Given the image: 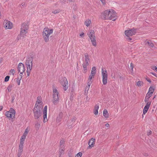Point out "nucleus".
<instances>
[{
	"instance_id": "obj_19",
	"label": "nucleus",
	"mask_w": 157,
	"mask_h": 157,
	"mask_svg": "<svg viewBox=\"0 0 157 157\" xmlns=\"http://www.w3.org/2000/svg\"><path fill=\"white\" fill-rule=\"evenodd\" d=\"M88 35L89 37L95 36L94 32V30H91L88 33Z\"/></svg>"
},
{
	"instance_id": "obj_62",
	"label": "nucleus",
	"mask_w": 157,
	"mask_h": 157,
	"mask_svg": "<svg viewBox=\"0 0 157 157\" xmlns=\"http://www.w3.org/2000/svg\"><path fill=\"white\" fill-rule=\"evenodd\" d=\"M84 35V33H81L80 35V36L81 37H82L83 36V35Z\"/></svg>"
},
{
	"instance_id": "obj_8",
	"label": "nucleus",
	"mask_w": 157,
	"mask_h": 157,
	"mask_svg": "<svg viewBox=\"0 0 157 157\" xmlns=\"http://www.w3.org/2000/svg\"><path fill=\"white\" fill-rule=\"evenodd\" d=\"M17 69L18 72L20 73L21 75H22L25 70L24 65L21 63H19L18 64Z\"/></svg>"
},
{
	"instance_id": "obj_47",
	"label": "nucleus",
	"mask_w": 157,
	"mask_h": 157,
	"mask_svg": "<svg viewBox=\"0 0 157 157\" xmlns=\"http://www.w3.org/2000/svg\"><path fill=\"white\" fill-rule=\"evenodd\" d=\"M10 72L13 74V75L15 73V70L14 69H12L10 71Z\"/></svg>"
},
{
	"instance_id": "obj_43",
	"label": "nucleus",
	"mask_w": 157,
	"mask_h": 157,
	"mask_svg": "<svg viewBox=\"0 0 157 157\" xmlns=\"http://www.w3.org/2000/svg\"><path fill=\"white\" fill-rule=\"evenodd\" d=\"M26 136H25V135H23L21 137L20 140H22L23 141H24L25 140L26 138Z\"/></svg>"
},
{
	"instance_id": "obj_27",
	"label": "nucleus",
	"mask_w": 157,
	"mask_h": 157,
	"mask_svg": "<svg viewBox=\"0 0 157 157\" xmlns=\"http://www.w3.org/2000/svg\"><path fill=\"white\" fill-rule=\"evenodd\" d=\"M143 84V82L141 81H138L136 83V86H141Z\"/></svg>"
},
{
	"instance_id": "obj_26",
	"label": "nucleus",
	"mask_w": 157,
	"mask_h": 157,
	"mask_svg": "<svg viewBox=\"0 0 157 157\" xmlns=\"http://www.w3.org/2000/svg\"><path fill=\"white\" fill-rule=\"evenodd\" d=\"M89 65H87L85 63H84L83 64H82V66L83 68V70L84 71V73H85L86 72V71L87 70V66H88Z\"/></svg>"
},
{
	"instance_id": "obj_30",
	"label": "nucleus",
	"mask_w": 157,
	"mask_h": 157,
	"mask_svg": "<svg viewBox=\"0 0 157 157\" xmlns=\"http://www.w3.org/2000/svg\"><path fill=\"white\" fill-rule=\"evenodd\" d=\"M21 77L20 78H17V82L18 85H19L20 83V80L22 78V75H21Z\"/></svg>"
},
{
	"instance_id": "obj_60",
	"label": "nucleus",
	"mask_w": 157,
	"mask_h": 157,
	"mask_svg": "<svg viewBox=\"0 0 157 157\" xmlns=\"http://www.w3.org/2000/svg\"><path fill=\"white\" fill-rule=\"evenodd\" d=\"M68 2H74L75 0H67Z\"/></svg>"
},
{
	"instance_id": "obj_7",
	"label": "nucleus",
	"mask_w": 157,
	"mask_h": 157,
	"mask_svg": "<svg viewBox=\"0 0 157 157\" xmlns=\"http://www.w3.org/2000/svg\"><path fill=\"white\" fill-rule=\"evenodd\" d=\"M110 10H106L103 12L101 15V17L104 20L109 19Z\"/></svg>"
},
{
	"instance_id": "obj_33",
	"label": "nucleus",
	"mask_w": 157,
	"mask_h": 157,
	"mask_svg": "<svg viewBox=\"0 0 157 157\" xmlns=\"http://www.w3.org/2000/svg\"><path fill=\"white\" fill-rule=\"evenodd\" d=\"M91 72L96 73V68L95 67H93L92 68Z\"/></svg>"
},
{
	"instance_id": "obj_49",
	"label": "nucleus",
	"mask_w": 157,
	"mask_h": 157,
	"mask_svg": "<svg viewBox=\"0 0 157 157\" xmlns=\"http://www.w3.org/2000/svg\"><path fill=\"white\" fill-rule=\"evenodd\" d=\"M31 71V70H27L26 72L27 73V75L28 76H29L30 75V72Z\"/></svg>"
},
{
	"instance_id": "obj_54",
	"label": "nucleus",
	"mask_w": 157,
	"mask_h": 157,
	"mask_svg": "<svg viewBox=\"0 0 157 157\" xmlns=\"http://www.w3.org/2000/svg\"><path fill=\"white\" fill-rule=\"evenodd\" d=\"M93 77L92 76L90 75L88 78V80L91 81Z\"/></svg>"
},
{
	"instance_id": "obj_16",
	"label": "nucleus",
	"mask_w": 157,
	"mask_h": 157,
	"mask_svg": "<svg viewBox=\"0 0 157 157\" xmlns=\"http://www.w3.org/2000/svg\"><path fill=\"white\" fill-rule=\"evenodd\" d=\"M89 38L91 40L92 45L94 46H96L97 45V43L96 40L95 36H94V37H92Z\"/></svg>"
},
{
	"instance_id": "obj_59",
	"label": "nucleus",
	"mask_w": 157,
	"mask_h": 157,
	"mask_svg": "<svg viewBox=\"0 0 157 157\" xmlns=\"http://www.w3.org/2000/svg\"><path fill=\"white\" fill-rule=\"evenodd\" d=\"M68 155L69 157H72V156L71 155V153L70 152V153H68Z\"/></svg>"
},
{
	"instance_id": "obj_45",
	"label": "nucleus",
	"mask_w": 157,
	"mask_h": 157,
	"mask_svg": "<svg viewBox=\"0 0 157 157\" xmlns=\"http://www.w3.org/2000/svg\"><path fill=\"white\" fill-rule=\"evenodd\" d=\"M22 151H18V153L17 154V156L18 157H20V156L21 155V153Z\"/></svg>"
},
{
	"instance_id": "obj_36",
	"label": "nucleus",
	"mask_w": 157,
	"mask_h": 157,
	"mask_svg": "<svg viewBox=\"0 0 157 157\" xmlns=\"http://www.w3.org/2000/svg\"><path fill=\"white\" fill-rule=\"evenodd\" d=\"M63 149H61L60 151H59V157H61V155L62 154H63L64 153V150Z\"/></svg>"
},
{
	"instance_id": "obj_14",
	"label": "nucleus",
	"mask_w": 157,
	"mask_h": 157,
	"mask_svg": "<svg viewBox=\"0 0 157 157\" xmlns=\"http://www.w3.org/2000/svg\"><path fill=\"white\" fill-rule=\"evenodd\" d=\"M6 27L7 29H11L13 26L12 24L10 21H6L5 24Z\"/></svg>"
},
{
	"instance_id": "obj_48",
	"label": "nucleus",
	"mask_w": 157,
	"mask_h": 157,
	"mask_svg": "<svg viewBox=\"0 0 157 157\" xmlns=\"http://www.w3.org/2000/svg\"><path fill=\"white\" fill-rule=\"evenodd\" d=\"M63 114L62 112H60L59 114V118H62L63 117Z\"/></svg>"
},
{
	"instance_id": "obj_34",
	"label": "nucleus",
	"mask_w": 157,
	"mask_h": 157,
	"mask_svg": "<svg viewBox=\"0 0 157 157\" xmlns=\"http://www.w3.org/2000/svg\"><path fill=\"white\" fill-rule=\"evenodd\" d=\"M60 12V10L59 9H57L56 10H55L54 11H52V13L54 14H56L59 13Z\"/></svg>"
},
{
	"instance_id": "obj_41",
	"label": "nucleus",
	"mask_w": 157,
	"mask_h": 157,
	"mask_svg": "<svg viewBox=\"0 0 157 157\" xmlns=\"http://www.w3.org/2000/svg\"><path fill=\"white\" fill-rule=\"evenodd\" d=\"M147 102V103L146 105H145V106H146V107H147L149 108V107L150 106V105H151V102L147 101V102Z\"/></svg>"
},
{
	"instance_id": "obj_64",
	"label": "nucleus",
	"mask_w": 157,
	"mask_h": 157,
	"mask_svg": "<svg viewBox=\"0 0 157 157\" xmlns=\"http://www.w3.org/2000/svg\"><path fill=\"white\" fill-rule=\"evenodd\" d=\"M10 120H11V121L13 122L14 121V118H9Z\"/></svg>"
},
{
	"instance_id": "obj_35",
	"label": "nucleus",
	"mask_w": 157,
	"mask_h": 157,
	"mask_svg": "<svg viewBox=\"0 0 157 157\" xmlns=\"http://www.w3.org/2000/svg\"><path fill=\"white\" fill-rule=\"evenodd\" d=\"M13 87V86L12 85H9L7 88V90L8 91L10 92L11 91V88Z\"/></svg>"
},
{
	"instance_id": "obj_58",
	"label": "nucleus",
	"mask_w": 157,
	"mask_h": 157,
	"mask_svg": "<svg viewBox=\"0 0 157 157\" xmlns=\"http://www.w3.org/2000/svg\"><path fill=\"white\" fill-rule=\"evenodd\" d=\"M100 0L103 5H105V0Z\"/></svg>"
},
{
	"instance_id": "obj_28",
	"label": "nucleus",
	"mask_w": 157,
	"mask_h": 157,
	"mask_svg": "<svg viewBox=\"0 0 157 157\" xmlns=\"http://www.w3.org/2000/svg\"><path fill=\"white\" fill-rule=\"evenodd\" d=\"M29 131V127H27V128L25 129V131L23 133V135H25V136H26Z\"/></svg>"
},
{
	"instance_id": "obj_11",
	"label": "nucleus",
	"mask_w": 157,
	"mask_h": 157,
	"mask_svg": "<svg viewBox=\"0 0 157 157\" xmlns=\"http://www.w3.org/2000/svg\"><path fill=\"white\" fill-rule=\"evenodd\" d=\"M38 119V118H37ZM41 123V121L37 119L35 121V129L36 131L37 132L39 130L40 126Z\"/></svg>"
},
{
	"instance_id": "obj_42",
	"label": "nucleus",
	"mask_w": 157,
	"mask_h": 157,
	"mask_svg": "<svg viewBox=\"0 0 157 157\" xmlns=\"http://www.w3.org/2000/svg\"><path fill=\"white\" fill-rule=\"evenodd\" d=\"M154 90V89L151 86L149 88L148 92H151L152 91L153 92Z\"/></svg>"
},
{
	"instance_id": "obj_2",
	"label": "nucleus",
	"mask_w": 157,
	"mask_h": 157,
	"mask_svg": "<svg viewBox=\"0 0 157 157\" xmlns=\"http://www.w3.org/2000/svg\"><path fill=\"white\" fill-rule=\"evenodd\" d=\"M53 29H49L48 27L45 28L44 29L42 33L43 37L45 42H48L49 41V36L53 32Z\"/></svg>"
},
{
	"instance_id": "obj_51",
	"label": "nucleus",
	"mask_w": 157,
	"mask_h": 157,
	"mask_svg": "<svg viewBox=\"0 0 157 157\" xmlns=\"http://www.w3.org/2000/svg\"><path fill=\"white\" fill-rule=\"evenodd\" d=\"M24 143V141H23L22 140H20L19 145H23Z\"/></svg>"
},
{
	"instance_id": "obj_4",
	"label": "nucleus",
	"mask_w": 157,
	"mask_h": 157,
	"mask_svg": "<svg viewBox=\"0 0 157 157\" xmlns=\"http://www.w3.org/2000/svg\"><path fill=\"white\" fill-rule=\"evenodd\" d=\"M101 74L102 76V82L104 85H106L107 82L108 75L106 70H104L103 68L101 70Z\"/></svg>"
},
{
	"instance_id": "obj_56",
	"label": "nucleus",
	"mask_w": 157,
	"mask_h": 157,
	"mask_svg": "<svg viewBox=\"0 0 157 157\" xmlns=\"http://www.w3.org/2000/svg\"><path fill=\"white\" fill-rule=\"evenodd\" d=\"M150 74L153 75H154V76H155L156 77H157V75L156 74L154 73H153V72H151L150 73Z\"/></svg>"
},
{
	"instance_id": "obj_1",
	"label": "nucleus",
	"mask_w": 157,
	"mask_h": 157,
	"mask_svg": "<svg viewBox=\"0 0 157 157\" xmlns=\"http://www.w3.org/2000/svg\"><path fill=\"white\" fill-rule=\"evenodd\" d=\"M42 102L41 101V98L38 97L33 109V112L35 118H40L42 114L43 105H42Z\"/></svg>"
},
{
	"instance_id": "obj_21",
	"label": "nucleus",
	"mask_w": 157,
	"mask_h": 157,
	"mask_svg": "<svg viewBox=\"0 0 157 157\" xmlns=\"http://www.w3.org/2000/svg\"><path fill=\"white\" fill-rule=\"evenodd\" d=\"M27 30H25V29H21V31L20 33V36L24 37V36L25 35V34L27 33Z\"/></svg>"
},
{
	"instance_id": "obj_32",
	"label": "nucleus",
	"mask_w": 157,
	"mask_h": 157,
	"mask_svg": "<svg viewBox=\"0 0 157 157\" xmlns=\"http://www.w3.org/2000/svg\"><path fill=\"white\" fill-rule=\"evenodd\" d=\"M149 108L145 106L143 110V113L144 114L146 113L147 112V111H148Z\"/></svg>"
},
{
	"instance_id": "obj_29",
	"label": "nucleus",
	"mask_w": 157,
	"mask_h": 157,
	"mask_svg": "<svg viewBox=\"0 0 157 157\" xmlns=\"http://www.w3.org/2000/svg\"><path fill=\"white\" fill-rule=\"evenodd\" d=\"M91 23V21L90 20H87L85 22V24L86 25L87 27L89 26L90 25Z\"/></svg>"
},
{
	"instance_id": "obj_50",
	"label": "nucleus",
	"mask_w": 157,
	"mask_h": 157,
	"mask_svg": "<svg viewBox=\"0 0 157 157\" xmlns=\"http://www.w3.org/2000/svg\"><path fill=\"white\" fill-rule=\"evenodd\" d=\"M145 79L147 80V81L151 83V80L150 79H149V78L148 77H147L145 78Z\"/></svg>"
},
{
	"instance_id": "obj_18",
	"label": "nucleus",
	"mask_w": 157,
	"mask_h": 157,
	"mask_svg": "<svg viewBox=\"0 0 157 157\" xmlns=\"http://www.w3.org/2000/svg\"><path fill=\"white\" fill-rule=\"evenodd\" d=\"M33 59L31 57H29L27 58L26 60L25 64H32Z\"/></svg>"
},
{
	"instance_id": "obj_10",
	"label": "nucleus",
	"mask_w": 157,
	"mask_h": 157,
	"mask_svg": "<svg viewBox=\"0 0 157 157\" xmlns=\"http://www.w3.org/2000/svg\"><path fill=\"white\" fill-rule=\"evenodd\" d=\"M61 84L63 86L64 91L66 90L68 87V82L66 78L64 77L63 78V81L61 82Z\"/></svg>"
},
{
	"instance_id": "obj_46",
	"label": "nucleus",
	"mask_w": 157,
	"mask_h": 157,
	"mask_svg": "<svg viewBox=\"0 0 157 157\" xmlns=\"http://www.w3.org/2000/svg\"><path fill=\"white\" fill-rule=\"evenodd\" d=\"M130 67L131 68V70H132V71H133V64L132 63H131Z\"/></svg>"
},
{
	"instance_id": "obj_9",
	"label": "nucleus",
	"mask_w": 157,
	"mask_h": 157,
	"mask_svg": "<svg viewBox=\"0 0 157 157\" xmlns=\"http://www.w3.org/2000/svg\"><path fill=\"white\" fill-rule=\"evenodd\" d=\"M116 16V13L115 12L113 11H110L109 19L114 21L117 19Z\"/></svg>"
},
{
	"instance_id": "obj_23",
	"label": "nucleus",
	"mask_w": 157,
	"mask_h": 157,
	"mask_svg": "<svg viewBox=\"0 0 157 157\" xmlns=\"http://www.w3.org/2000/svg\"><path fill=\"white\" fill-rule=\"evenodd\" d=\"M47 106H45L44 109L43 118H47Z\"/></svg>"
},
{
	"instance_id": "obj_55",
	"label": "nucleus",
	"mask_w": 157,
	"mask_h": 157,
	"mask_svg": "<svg viewBox=\"0 0 157 157\" xmlns=\"http://www.w3.org/2000/svg\"><path fill=\"white\" fill-rule=\"evenodd\" d=\"M95 74L94 73H93V72H91L90 74V75H91V76H92L93 77H94Z\"/></svg>"
},
{
	"instance_id": "obj_5",
	"label": "nucleus",
	"mask_w": 157,
	"mask_h": 157,
	"mask_svg": "<svg viewBox=\"0 0 157 157\" xmlns=\"http://www.w3.org/2000/svg\"><path fill=\"white\" fill-rule=\"evenodd\" d=\"M16 112L15 110L12 108H10L9 111L6 112L5 113V115L8 118L14 117Z\"/></svg>"
},
{
	"instance_id": "obj_6",
	"label": "nucleus",
	"mask_w": 157,
	"mask_h": 157,
	"mask_svg": "<svg viewBox=\"0 0 157 157\" xmlns=\"http://www.w3.org/2000/svg\"><path fill=\"white\" fill-rule=\"evenodd\" d=\"M136 33V29L133 28L129 30L125 31V34L128 37L134 35Z\"/></svg>"
},
{
	"instance_id": "obj_53",
	"label": "nucleus",
	"mask_w": 157,
	"mask_h": 157,
	"mask_svg": "<svg viewBox=\"0 0 157 157\" xmlns=\"http://www.w3.org/2000/svg\"><path fill=\"white\" fill-rule=\"evenodd\" d=\"M11 98H12V102H13L14 100L15 99V97L14 95H13L11 96Z\"/></svg>"
},
{
	"instance_id": "obj_20",
	"label": "nucleus",
	"mask_w": 157,
	"mask_h": 157,
	"mask_svg": "<svg viewBox=\"0 0 157 157\" xmlns=\"http://www.w3.org/2000/svg\"><path fill=\"white\" fill-rule=\"evenodd\" d=\"M28 28V24L26 23H23L21 25V29L27 30Z\"/></svg>"
},
{
	"instance_id": "obj_40",
	"label": "nucleus",
	"mask_w": 157,
	"mask_h": 157,
	"mask_svg": "<svg viewBox=\"0 0 157 157\" xmlns=\"http://www.w3.org/2000/svg\"><path fill=\"white\" fill-rule=\"evenodd\" d=\"M10 78V76H7L5 78L4 81L5 82H7L9 80V78Z\"/></svg>"
},
{
	"instance_id": "obj_44",
	"label": "nucleus",
	"mask_w": 157,
	"mask_h": 157,
	"mask_svg": "<svg viewBox=\"0 0 157 157\" xmlns=\"http://www.w3.org/2000/svg\"><path fill=\"white\" fill-rule=\"evenodd\" d=\"M152 133V131L151 130H149L147 132V134L148 136H149L151 135Z\"/></svg>"
},
{
	"instance_id": "obj_57",
	"label": "nucleus",
	"mask_w": 157,
	"mask_h": 157,
	"mask_svg": "<svg viewBox=\"0 0 157 157\" xmlns=\"http://www.w3.org/2000/svg\"><path fill=\"white\" fill-rule=\"evenodd\" d=\"M66 2V0H60V2L62 4Z\"/></svg>"
},
{
	"instance_id": "obj_22",
	"label": "nucleus",
	"mask_w": 157,
	"mask_h": 157,
	"mask_svg": "<svg viewBox=\"0 0 157 157\" xmlns=\"http://www.w3.org/2000/svg\"><path fill=\"white\" fill-rule=\"evenodd\" d=\"M145 42L146 44H147L148 46L151 47H153L154 46V44L151 41H147V40L145 41Z\"/></svg>"
},
{
	"instance_id": "obj_52",
	"label": "nucleus",
	"mask_w": 157,
	"mask_h": 157,
	"mask_svg": "<svg viewBox=\"0 0 157 157\" xmlns=\"http://www.w3.org/2000/svg\"><path fill=\"white\" fill-rule=\"evenodd\" d=\"M43 122L44 123H45L48 121V119L47 118H43Z\"/></svg>"
},
{
	"instance_id": "obj_63",
	"label": "nucleus",
	"mask_w": 157,
	"mask_h": 157,
	"mask_svg": "<svg viewBox=\"0 0 157 157\" xmlns=\"http://www.w3.org/2000/svg\"><path fill=\"white\" fill-rule=\"evenodd\" d=\"M3 108V107L2 106H0V111H1Z\"/></svg>"
},
{
	"instance_id": "obj_31",
	"label": "nucleus",
	"mask_w": 157,
	"mask_h": 157,
	"mask_svg": "<svg viewBox=\"0 0 157 157\" xmlns=\"http://www.w3.org/2000/svg\"><path fill=\"white\" fill-rule=\"evenodd\" d=\"M27 69V70H31L32 68V64H27L26 65Z\"/></svg>"
},
{
	"instance_id": "obj_39",
	"label": "nucleus",
	"mask_w": 157,
	"mask_h": 157,
	"mask_svg": "<svg viewBox=\"0 0 157 157\" xmlns=\"http://www.w3.org/2000/svg\"><path fill=\"white\" fill-rule=\"evenodd\" d=\"M23 145H19V149L18 151H23Z\"/></svg>"
},
{
	"instance_id": "obj_37",
	"label": "nucleus",
	"mask_w": 157,
	"mask_h": 157,
	"mask_svg": "<svg viewBox=\"0 0 157 157\" xmlns=\"http://www.w3.org/2000/svg\"><path fill=\"white\" fill-rule=\"evenodd\" d=\"M88 82H87V85H88V87L87 86L86 88V89L88 88L89 89V88L90 86V85L92 83V81H91L88 80Z\"/></svg>"
},
{
	"instance_id": "obj_13",
	"label": "nucleus",
	"mask_w": 157,
	"mask_h": 157,
	"mask_svg": "<svg viewBox=\"0 0 157 157\" xmlns=\"http://www.w3.org/2000/svg\"><path fill=\"white\" fill-rule=\"evenodd\" d=\"M153 93V92L152 91L151 92H148L147 94H146V97L144 99L145 102H147L148 101L149 98L151 97Z\"/></svg>"
},
{
	"instance_id": "obj_24",
	"label": "nucleus",
	"mask_w": 157,
	"mask_h": 157,
	"mask_svg": "<svg viewBox=\"0 0 157 157\" xmlns=\"http://www.w3.org/2000/svg\"><path fill=\"white\" fill-rule=\"evenodd\" d=\"M103 115L104 117L105 118L108 117H109V113L107 110L105 109L103 110Z\"/></svg>"
},
{
	"instance_id": "obj_38",
	"label": "nucleus",
	"mask_w": 157,
	"mask_h": 157,
	"mask_svg": "<svg viewBox=\"0 0 157 157\" xmlns=\"http://www.w3.org/2000/svg\"><path fill=\"white\" fill-rule=\"evenodd\" d=\"M82 155V153L81 152H79L75 155V157H81Z\"/></svg>"
},
{
	"instance_id": "obj_17",
	"label": "nucleus",
	"mask_w": 157,
	"mask_h": 157,
	"mask_svg": "<svg viewBox=\"0 0 157 157\" xmlns=\"http://www.w3.org/2000/svg\"><path fill=\"white\" fill-rule=\"evenodd\" d=\"M99 108V105L98 104L95 105L94 109V113L95 115H97L98 114V109Z\"/></svg>"
},
{
	"instance_id": "obj_3",
	"label": "nucleus",
	"mask_w": 157,
	"mask_h": 157,
	"mask_svg": "<svg viewBox=\"0 0 157 157\" xmlns=\"http://www.w3.org/2000/svg\"><path fill=\"white\" fill-rule=\"evenodd\" d=\"M53 99L52 102L54 105H56L58 103L59 100V93L54 85L53 86Z\"/></svg>"
},
{
	"instance_id": "obj_61",
	"label": "nucleus",
	"mask_w": 157,
	"mask_h": 157,
	"mask_svg": "<svg viewBox=\"0 0 157 157\" xmlns=\"http://www.w3.org/2000/svg\"><path fill=\"white\" fill-rule=\"evenodd\" d=\"M105 125V126L107 127H109V124L108 123H106Z\"/></svg>"
},
{
	"instance_id": "obj_25",
	"label": "nucleus",
	"mask_w": 157,
	"mask_h": 157,
	"mask_svg": "<svg viewBox=\"0 0 157 157\" xmlns=\"http://www.w3.org/2000/svg\"><path fill=\"white\" fill-rule=\"evenodd\" d=\"M64 140H62L60 141V147L61 148H64Z\"/></svg>"
},
{
	"instance_id": "obj_15",
	"label": "nucleus",
	"mask_w": 157,
	"mask_h": 157,
	"mask_svg": "<svg viewBox=\"0 0 157 157\" xmlns=\"http://www.w3.org/2000/svg\"><path fill=\"white\" fill-rule=\"evenodd\" d=\"M85 57V63L87 65H89V62H90V59L88 54L87 53H85L84 54Z\"/></svg>"
},
{
	"instance_id": "obj_12",
	"label": "nucleus",
	"mask_w": 157,
	"mask_h": 157,
	"mask_svg": "<svg viewBox=\"0 0 157 157\" xmlns=\"http://www.w3.org/2000/svg\"><path fill=\"white\" fill-rule=\"evenodd\" d=\"M95 139L93 138L91 139L89 141L88 144L89 146L87 147V149H90L92 147L94 146Z\"/></svg>"
}]
</instances>
